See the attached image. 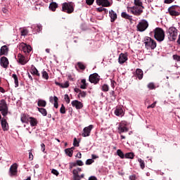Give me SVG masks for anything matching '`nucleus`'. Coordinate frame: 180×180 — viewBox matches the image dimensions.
<instances>
[{
	"label": "nucleus",
	"mask_w": 180,
	"mask_h": 180,
	"mask_svg": "<svg viewBox=\"0 0 180 180\" xmlns=\"http://www.w3.org/2000/svg\"><path fill=\"white\" fill-rule=\"evenodd\" d=\"M65 153L67 154V155H68V157H72V150L71 149H65Z\"/></svg>",
	"instance_id": "39"
},
{
	"label": "nucleus",
	"mask_w": 180,
	"mask_h": 180,
	"mask_svg": "<svg viewBox=\"0 0 180 180\" xmlns=\"http://www.w3.org/2000/svg\"><path fill=\"white\" fill-rule=\"evenodd\" d=\"M110 21L112 22H115L117 19V14L113 10L110 11Z\"/></svg>",
	"instance_id": "24"
},
{
	"label": "nucleus",
	"mask_w": 180,
	"mask_h": 180,
	"mask_svg": "<svg viewBox=\"0 0 180 180\" xmlns=\"http://www.w3.org/2000/svg\"><path fill=\"white\" fill-rule=\"evenodd\" d=\"M110 94L111 95V96H113L114 99L115 98H116V94H115V91H111Z\"/></svg>",
	"instance_id": "60"
},
{
	"label": "nucleus",
	"mask_w": 180,
	"mask_h": 180,
	"mask_svg": "<svg viewBox=\"0 0 180 180\" xmlns=\"http://www.w3.org/2000/svg\"><path fill=\"white\" fill-rule=\"evenodd\" d=\"M72 167H77V163L72 162L70 164V169L72 168Z\"/></svg>",
	"instance_id": "63"
},
{
	"label": "nucleus",
	"mask_w": 180,
	"mask_h": 180,
	"mask_svg": "<svg viewBox=\"0 0 180 180\" xmlns=\"http://www.w3.org/2000/svg\"><path fill=\"white\" fill-rule=\"evenodd\" d=\"M65 101L66 103H70V96H68V94L65 95Z\"/></svg>",
	"instance_id": "52"
},
{
	"label": "nucleus",
	"mask_w": 180,
	"mask_h": 180,
	"mask_svg": "<svg viewBox=\"0 0 180 180\" xmlns=\"http://www.w3.org/2000/svg\"><path fill=\"white\" fill-rule=\"evenodd\" d=\"M51 173L53 174V175H56V176H58V175L60 174V173H58V171H57V169H53L51 170Z\"/></svg>",
	"instance_id": "48"
},
{
	"label": "nucleus",
	"mask_w": 180,
	"mask_h": 180,
	"mask_svg": "<svg viewBox=\"0 0 180 180\" xmlns=\"http://www.w3.org/2000/svg\"><path fill=\"white\" fill-rule=\"evenodd\" d=\"M18 61L21 65H25L27 63V60H26V58L23 56L21 53H18Z\"/></svg>",
	"instance_id": "18"
},
{
	"label": "nucleus",
	"mask_w": 180,
	"mask_h": 180,
	"mask_svg": "<svg viewBox=\"0 0 180 180\" xmlns=\"http://www.w3.org/2000/svg\"><path fill=\"white\" fill-rule=\"evenodd\" d=\"M89 81L91 84H94V85H96L101 81V77L98 73H94L89 75Z\"/></svg>",
	"instance_id": "9"
},
{
	"label": "nucleus",
	"mask_w": 180,
	"mask_h": 180,
	"mask_svg": "<svg viewBox=\"0 0 180 180\" xmlns=\"http://www.w3.org/2000/svg\"><path fill=\"white\" fill-rule=\"evenodd\" d=\"M0 64L3 68H8V65H9V60H8V58L3 56L1 58Z\"/></svg>",
	"instance_id": "13"
},
{
	"label": "nucleus",
	"mask_w": 180,
	"mask_h": 180,
	"mask_svg": "<svg viewBox=\"0 0 180 180\" xmlns=\"http://www.w3.org/2000/svg\"><path fill=\"white\" fill-rule=\"evenodd\" d=\"M22 51H23V53H25L27 55L30 54V51H32V46H30V45L25 44L22 47Z\"/></svg>",
	"instance_id": "25"
},
{
	"label": "nucleus",
	"mask_w": 180,
	"mask_h": 180,
	"mask_svg": "<svg viewBox=\"0 0 180 180\" xmlns=\"http://www.w3.org/2000/svg\"><path fill=\"white\" fill-rule=\"evenodd\" d=\"M73 146L75 147H79V142H78V141L77 140V138L74 139Z\"/></svg>",
	"instance_id": "45"
},
{
	"label": "nucleus",
	"mask_w": 180,
	"mask_h": 180,
	"mask_svg": "<svg viewBox=\"0 0 180 180\" xmlns=\"http://www.w3.org/2000/svg\"><path fill=\"white\" fill-rule=\"evenodd\" d=\"M74 180H81L79 176H74Z\"/></svg>",
	"instance_id": "64"
},
{
	"label": "nucleus",
	"mask_w": 180,
	"mask_h": 180,
	"mask_svg": "<svg viewBox=\"0 0 180 180\" xmlns=\"http://www.w3.org/2000/svg\"><path fill=\"white\" fill-rule=\"evenodd\" d=\"M37 105L39 107L46 108V105H47V103L44 100H39Z\"/></svg>",
	"instance_id": "31"
},
{
	"label": "nucleus",
	"mask_w": 180,
	"mask_h": 180,
	"mask_svg": "<svg viewBox=\"0 0 180 180\" xmlns=\"http://www.w3.org/2000/svg\"><path fill=\"white\" fill-rule=\"evenodd\" d=\"M86 96V93L85 91H79L78 94V98H85Z\"/></svg>",
	"instance_id": "42"
},
{
	"label": "nucleus",
	"mask_w": 180,
	"mask_h": 180,
	"mask_svg": "<svg viewBox=\"0 0 180 180\" xmlns=\"http://www.w3.org/2000/svg\"><path fill=\"white\" fill-rule=\"evenodd\" d=\"M148 89L153 90L157 88V85H155V84H154V82H150L148 84Z\"/></svg>",
	"instance_id": "36"
},
{
	"label": "nucleus",
	"mask_w": 180,
	"mask_h": 180,
	"mask_svg": "<svg viewBox=\"0 0 180 180\" xmlns=\"http://www.w3.org/2000/svg\"><path fill=\"white\" fill-rule=\"evenodd\" d=\"M41 150L43 151V153H44L46 150V145H44V143H41Z\"/></svg>",
	"instance_id": "59"
},
{
	"label": "nucleus",
	"mask_w": 180,
	"mask_h": 180,
	"mask_svg": "<svg viewBox=\"0 0 180 180\" xmlns=\"http://www.w3.org/2000/svg\"><path fill=\"white\" fill-rule=\"evenodd\" d=\"M87 86H88V84L86 82V79H82L81 84H80L81 89H86Z\"/></svg>",
	"instance_id": "30"
},
{
	"label": "nucleus",
	"mask_w": 180,
	"mask_h": 180,
	"mask_svg": "<svg viewBox=\"0 0 180 180\" xmlns=\"http://www.w3.org/2000/svg\"><path fill=\"white\" fill-rule=\"evenodd\" d=\"M175 0H164L165 4H172Z\"/></svg>",
	"instance_id": "57"
},
{
	"label": "nucleus",
	"mask_w": 180,
	"mask_h": 180,
	"mask_svg": "<svg viewBox=\"0 0 180 180\" xmlns=\"http://www.w3.org/2000/svg\"><path fill=\"white\" fill-rule=\"evenodd\" d=\"M121 16L124 19H127L129 22H131V20H133L132 16L127 14V13H126V12H122L121 13Z\"/></svg>",
	"instance_id": "27"
},
{
	"label": "nucleus",
	"mask_w": 180,
	"mask_h": 180,
	"mask_svg": "<svg viewBox=\"0 0 180 180\" xmlns=\"http://www.w3.org/2000/svg\"><path fill=\"white\" fill-rule=\"evenodd\" d=\"M154 37L158 41H164L165 39V32L160 27H157L154 30Z\"/></svg>",
	"instance_id": "4"
},
{
	"label": "nucleus",
	"mask_w": 180,
	"mask_h": 180,
	"mask_svg": "<svg viewBox=\"0 0 180 180\" xmlns=\"http://www.w3.org/2000/svg\"><path fill=\"white\" fill-rule=\"evenodd\" d=\"M117 130L119 134H122V133H127V131H129V128H127V127H126V124H124V123H120Z\"/></svg>",
	"instance_id": "12"
},
{
	"label": "nucleus",
	"mask_w": 180,
	"mask_h": 180,
	"mask_svg": "<svg viewBox=\"0 0 180 180\" xmlns=\"http://www.w3.org/2000/svg\"><path fill=\"white\" fill-rule=\"evenodd\" d=\"M134 4L135 6L127 8L128 12H131L135 16H140L143 12V9H144L143 1L141 0H134Z\"/></svg>",
	"instance_id": "1"
},
{
	"label": "nucleus",
	"mask_w": 180,
	"mask_h": 180,
	"mask_svg": "<svg viewBox=\"0 0 180 180\" xmlns=\"http://www.w3.org/2000/svg\"><path fill=\"white\" fill-rule=\"evenodd\" d=\"M58 8V4L56 2H52L49 5V9L53 12H56V9Z\"/></svg>",
	"instance_id": "29"
},
{
	"label": "nucleus",
	"mask_w": 180,
	"mask_h": 180,
	"mask_svg": "<svg viewBox=\"0 0 180 180\" xmlns=\"http://www.w3.org/2000/svg\"><path fill=\"white\" fill-rule=\"evenodd\" d=\"M173 59L175 60L176 61L180 62V56L173 55Z\"/></svg>",
	"instance_id": "49"
},
{
	"label": "nucleus",
	"mask_w": 180,
	"mask_h": 180,
	"mask_svg": "<svg viewBox=\"0 0 180 180\" xmlns=\"http://www.w3.org/2000/svg\"><path fill=\"white\" fill-rule=\"evenodd\" d=\"M60 112V113H62V115H65V107L64 106V104L61 105Z\"/></svg>",
	"instance_id": "44"
},
{
	"label": "nucleus",
	"mask_w": 180,
	"mask_h": 180,
	"mask_svg": "<svg viewBox=\"0 0 180 180\" xmlns=\"http://www.w3.org/2000/svg\"><path fill=\"white\" fill-rule=\"evenodd\" d=\"M144 44L146 46V49L147 50H154L155 47H157V42L154 41V39H151L150 37H147L144 39Z\"/></svg>",
	"instance_id": "5"
},
{
	"label": "nucleus",
	"mask_w": 180,
	"mask_h": 180,
	"mask_svg": "<svg viewBox=\"0 0 180 180\" xmlns=\"http://www.w3.org/2000/svg\"><path fill=\"white\" fill-rule=\"evenodd\" d=\"M103 91H109V86H108L107 84H104L103 86Z\"/></svg>",
	"instance_id": "54"
},
{
	"label": "nucleus",
	"mask_w": 180,
	"mask_h": 180,
	"mask_svg": "<svg viewBox=\"0 0 180 180\" xmlns=\"http://www.w3.org/2000/svg\"><path fill=\"white\" fill-rule=\"evenodd\" d=\"M94 2H95V0H86V4L87 5H93Z\"/></svg>",
	"instance_id": "50"
},
{
	"label": "nucleus",
	"mask_w": 180,
	"mask_h": 180,
	"mask_svg": "<svg viewBox=\"0 0 180 180\" xmlns=\"http://www.w3.org/2000/svg\"><path fill=\"white\" fill-rule=\"evenodd\" d=\"M29 122H30L31 127H36V126H37V124H39V121H37V119H36L33 117H30L28 123Z\"/></svg>",
	"instance_id": "20"
},
{
	"label": "nucleus",
	"mask_w": 180,
	"mask_h": 180,
	"mask_svg": "<svg viewBox=\"0 0 180 180\" xmlns=\"http://www.w3.org/2000/svg\"><path fill=\"white\" fill-rule=\"evenodd\" d=\"M72 106L76 108V109H82V108H84V104L77 100H75L72 101Z\"/></svg>",
	"instance_id": "15"
},
{
	"label": "nucleus",
	"mask_w": 180,
	"mask_h": 180,
	"mask_svg": "<svg viewBox=\"0 0 180 180\" xmlns=\"http://www.w3.org/2000/svg\"><path fill=\"white\" fill-rule=\"evenodd\" d=\"M144 75V73L143 72V70L141 69H136L135 77H136L139 79H143V77Z\"/></svg>",
	"instance_id": "23"
},
{
	"label": "nucleus",
	"mask_w": 180,
	"mask_h": 180,
	"mask_svg": "<svg viewBox=\"0 0 180 180\" xmlns=\"http://www.w3.org/2000/svg\"><path fill=\"white\" fill-rule=\"evenodd\" d=\"M115 115H116V116H123V108H122V107H117L115 110Z\"/></svg>",
	"instance_id": "26"
},
{
	"label": "nucleus",
	"mask_w": 180,
	"mask_h": 180,
	"mask_svg": "<svg viewBox=\"0 0 180 180\" xmlns=\"http://www.w3.org/2000/svg\"><path fill=\"white\" fill-rule=\"evenodd\" d=\"M8 117H4L1 122V127L4 131H8L9 130V124H8V121H6Z\"/></svg>",
	"instance_id": "11"
},
{
	"label": "nucleus",
	"mask_w": 180,
	"mask_h": 180,
	"mask_svg": "<svg viewBox=\"0 0 180 180\" xmlns=\"http://www.w3.org/2000/svg\"><path fill=\"white\" fill-rule=\"evenodd\" d=\"M97 5L99 6H104V7H108L110 6V3L109 2L108 0H96V1Z\"/></svg>",
	"instance_id": "14"
},
{
	"label": "nucleus",
	"mask_w": 180,
	"mask_h": 180,
	"mask_svg": "<svg viewBox=\"0 0 180 180\" xmlns=\"http://www.w3.org/2000/svg\"><path fill=\"white\" fill-rule=\"evenodd\" d=\"M77 65L79 67V68L80 70H85L86 68V67H85V65H84V63H81V62H78L77 63Z\"/></svg>",
	"instance_id": "40"
},
{
	"label": "nucleus",
	"mask_w": 180,
	"mask_h": 180,
	"mask_svg": "<svg viewBox=\"0 0 180 180\" xmlns=\"http://www.w3.org/2000/svg\"><path fill=\"white\" fill-rule=\"evenodd\" d=\"M89 180H98V179L96 178V176H91L89 178Z\"/></svg>",
	"instance_id": "61"
},
{
	"label": "nucleus",
	"mask_w": 180,
	"mask_h": 180,
	"mask_svg": "<svg viewBox=\"0 0 180 180\" xmlns=\"http://www.w3.org/2000/svg\"><path fill=\"white\" fill-rule=\"evenodd\" d=\"M167 34L170 41H174L178 37V30L175 27H170L167 30Z\"/></svg>",
	"instance_id": "3"
},
{
	"label": "nucleus",
	"mask_w": 180,
	"mask_h": 180,
	"mask_svg": "<svg viewBox=\"0 0 180 180\" xmlns=\"http://www.w3.org/2000/svg\"><path fill=\"white\" fill-rule=\"evenodd\" d=\"M75 8V4L73 2H65L62 4V12H65V13H74V8Z\"/></svg>",
	"instance_id": "2"
},
{
	"label": "nucleus",
	"mask_w": 180,
	"mask_h": 180,
	"mask_svg": "<svg viewBox=\"0 0 180 180\" xmlns=\"http://www.w3.org/2000/svg\"><path fill=\"white\" fill-rule=\"evenodd\" d=\"M50 102L53 103V106L54 108H56V109H58V98L57 96H51L50 97Z\"/></svg>",
	"instance_id": "22"
},
{
	"label": "nucleus",
	"mask_w": 180,
	"mask_h": 180,
	"mask_svg": "<svg viewBox=\"0 0 180 180\" xmlns=\"http://www.w3.org/2000/svg\"><path fill=\"white\" fill-rule=\"evenodd\" d=\"M138 162L140 164V167L142 169H144V168H146V163L144 162V160H143L141 158H139L138 159Z\"/></svg>",
	"instance_id": "34"
},
{
	"label": "nucleus",
	"mask_w": 180,
	"mask_h": 180,
	"mask_svg": "<svg viewBox=\"0 0 180 180\" xmlns=\"http://www.w3.org/2000/svg\"><path fill=\"white\" fill-rule=\"evenodd\" d=\"M1 11L3 13H8V9L6 8H3Z\"/></svg>",
	"instance_id": "62"
},
{
	"label": "nucleus",
	"mask_w": 180,
	"mask_h": 180,
	"mask_svg": "<svg viewBox=\"0 0 180 180\" xmlns=\"http://www.w3.org/2000/svg\"><path fill=\"white\" fill-rule=\"evenodd\" d=\"M56 84L60 88H68V86H70V82H68V81H66L65 83H59L56 82Z\"/></svg>",
	"instance_id": "28"
},
{
	"label": "nucleus",
	"mask_w": 180,
	"mask_h": 180,
	"mask_svg": "<svg viewBox=\"0 0 180 180\" xmlns=\"http://www.w3.org/2000/svg\"><path fill=\"white\" fill-rule=\"evenodd\" d=\"M12 77L14 79L15 87L19 86V81L18 80V76L15 74H13Z\"/></svg>",
	"instance_id": "35"
},
{
	"label": "nucleus",
	"mask_w": 180,
	"mask_h": 180,
	"mask_svg": "<svg viewBox=\"0 0 180 180\" xmlns=\"http://www.w3.org/2000/svg\"><path fill=\"white\" fill-rule=\"evenodd\" d=\"M148 28V22L146 20H141L136 25L137 32H146Z\"/></svg>",
	"instance_id": "6"
},
{
	"label": "nucleus",
	"mask_w": 180,
	"mask_h": 180,
	"mask_svg": "<svg viewBox=\"0 0 180 180\" xmlns=\"http://www.w3.org/2000/svg\"><path fill=\"white\" fill-rule=\"evenodd\" d=\"M127 60L128 58H127V54H124V53L120 54L119 59H118V63H120V64H124V63H126Z\"/></svg>",
	"instance_id": "19"
},
{
	"label": "nucleus",
	"mask_w": 180,
	"mask_h": 180,
	"mask_svg": "<svg viewBox=\"0 0 180 180\" xmlns=\"http://www.w3.org/2000/svg\"><path fill=\"white\" fill-rule=\"evenodd\" d=\"M30 117H29V115H27L25 113H22L20 115V120L22 123H26L27 124H29V120Z\"/></svg>",
	"instance_id": "17"
},
{
	"label": "nucleus",
	"mask_w": 180,
	"mask_h": 180,
	"mask_svg": "<svg viewBox=\"0 0 180 180\" xmlns=\"http://www.w3.org/2000/svg\"><path fill=\"white\" fill-rule=\"evenodd\" d=\"M93 162H95L94 159H89L86 161V165H91V164H93Z\"/></svg>",
	"instance_id": "47"
},
{
	"label": "nucleus",
	"mask_w": 180,
	"mask_h": 180,
	"mask_svg": "<svg viewBox=\"0 0 180 180\" xmlns=\"http://www.w3.org/2000/svg\"><path fill=\"white\" fill-rule=\"evenodd\" d=\"M117 155H119L122 160H123V158H125V155H124V153H123V151H122V150L118 149V150H117Z\"/></svg>",
	"instance_id": "37"
},
{
	"label": "nucleus",
	"mask_w": 180,
	"mask_h": 180,
	"mask_svg": "<svg viewBox=\"0 0 180 180\" xmlns=\"http://www.w3.org/2000/svg\"><path fill=\"white\" fill-rule=\"evenodd\" d=\"M32 74H34V75H37V77H40V73H39V70H37V68L34 67L32 69Z\"/></svg>",
	"instance_id": "38"
},
{
	"label": "nucleus",
	"mask_w": 180,
	"mask_h": 180,
	"mask_svg": "<svg viewBox=\"0 0 180 180\" xmlns=\"http://www.w3.org/2000/svg\"><path fill=\"white\" fill-rule=\"evenodd\" d=\"M29 160L30 161H32L33 160V154L32 153V152H29Z\"/></svg>",
	"instance_id": "58"
},
{
	"label": "nucleus",
	"mask_w": 180,
	"mask_h": 180,
	"mask_svg": "<svg viewBox=\"0 0 180 180\" xmlns=\"http://www.w3.org/2000/svg\"><path fill=\"white\" fill-rule=\"evenodd\" d=\"M168 12L170 16H179V6H172L168 8Z\"/></svg>",
	"instance_id": "8"
},
{
	"label": "nucleus",
	"mask_w": 180,
	"mask_h": 180,
	"mask_svg": "<svg viewBox=\"0 0 180 180\" xmlns=\"http://www.w3.org/2000/svg\"><path fill=\"white\" fill-rule=\"evenodd\" d=\"M155 105H157V101H155L153 103H152L150 105L148 106V109H150V108H155Z\"/></svg>",
	"instance_id": "53"
},
{
	"label": "nucleus",
	"mask_w": 180,
	"mask_h": 180,
	"mask_svg": "<svg viewBox=\"0 0 180 180\" xmlns=\"http://www.w3.org/2000/svg\"><path fill=\"white\" fill-rule=\"evenodd\" d=\"M10 174L11 176H14L18 174V164L15 163L11 166Z\"/></svg>",
	"instance_id": "16"
},
{
	"label": "nucleus",
	"mask_w": 180,
	"mask_h": 180,
	"mask_svg": "<svg viewBox=\"0 0 180 180\" xmlns=\"http://www.w3.org/2000/svg\"><path fill=\"white\" fill-rule=\"evenodd\" d=\"M129 179L130 180H136V174H132V175L129 176Z\"/></svg>",
	"instance_id": "56"
},
{
	"label": "nucleus",
	"mask_w": 180,
	"mask_h": 180,
	"mask_svg": "<svg viewBox=\"0 0 180 180\" xmlns=\"http://www.w3.org/2000/svg\"><path fill=\"white\" fill-rule=\"evenodd\" d=\"M72 174L73 176H79V172L77 169H73Z\"/></svg>",
	"instance_id": "46"
},
{
	"label": "nucleus",
	"mask_w": 180,
	"mask_h": 180,
	"mask_svg": "<svg viewBox=\"0 0 180 180\" xmlns=\"http://www.w3.org/2000/svg\"><path fill=\"white\" fill-rule=\"evenodd\" d=\"M125 158H128L129 160H133V158H134V153L129 152V153H127L125 154Z\"/></svg>",
	"instance_id": "33"
},
{
	"label": "nucleus",
	"mask_w": 180,
	"mask_h": 180,
	"mask_svg": "<svg viewBox=\"0 0 180 180\" xmlns=\"http://www.w3.org/2000/svg\"><path fill=\"white\" fill-rule=\"evenodd\" d=\"M94 129V125L90 124L89 127H86L83 129L82 137H89L91 136V131Z\"/></svg>",
	"instance_id": "10"
},
{
	"label": "nucleus",
	"mask_w": 180,
	"mask_h": 180,
	"mask_svg": "<svg viewBox=\"0 0 180 180\" xmlns=\"http://www.w3.org/2000/svg\"><path fill=\"white\" fill-rule=\"evenodd\" d=\"M21 36H27V34L29 33V30L27 29H22L21 30Z\"/></svg>",
	"instance_id": "43"
},
{
	"label": "nucleus",
	"mask_w": 180,
	"mask_h": 180,
	"mask_svg": "<svg viewBox=\"0 0 180 180\" xmlns=\"http://www.w3.org/2000/svg\"><path fill=\"white\" fill-rule=\"evenodd\" d=\"M42 78H44V79H49V73L45 70L42 72Z\"/></svg>",
	"instance_id": "41"
},
{
	"label": "nucleus",
	"mask_w": 180,
	"mask_h": 180,
	"mask_svg": "<svg viewBox=\"0 0 180 180\" xmlns=\"http://www.w3.org/2000/svg\"><path fill=\"white\" fill-rule=\"evenodd\" d=\"M0 112L4 117L8 115V104H6V101L4 99H2L0 102Z\"/></svg>",
	"instance_id": "7"
},
{
	"label": "nucleus",
	"mask_w": 180,
	"mask_h": 180,
	"mask_svg": "<svg viewBox=\"0 0 180 180\" xmlns=\"http://www.w3.org/2000/svg\"><path fill=\"white\" fill-rule=\"evenodd\" d=\"M39 112L41 113L43 116H47V110L46 108H37Z\"/></svg>",
	"instance_id": "32"
},
{
	"label": "nucleus",
	"mask_w": 180,
	"mask_h": 180,
	"mask_svg": "<svg viewBox=\"0 0 180 180\" xmlns=\"http://www.w3.org/2000/svg\"><path fill=\"white\" fill-rule=\"evenodd\" d=\"M98 12H103V11H106V8L103 7H100L97 8Z\"/></svg>",
	"instance_id": "55"
},
{
	"label": "nucleus",
	"mask_w": 180,
	"mask_h": 180,
	"mask_svg": "<svg viewBox=\"0 0 180 180\" xmlns=\"http://www.w3.org/2000/svg\"><path fill=\"white\" fill-rule=\"evenodd\" d=\"M8 51H9V49L6 45L1 46L0 49V56H6L8 54Z\"/></svg>",
	"instance_id": "21"
},
{
	"label": "nucleus",
	"mask_w": 180,
	"mask_h": 180,
	"mask_svg": "<svg viewBox=\"0 0 180 180\" xmlns=\"http://www.w3.org/2000/svg\"><path fill=\"white\" fill-rule=\"evenodd\" d=\"M76 164L77 165H79V167H82V165H84L82 160H77Z\"/></svg>",
	"instance_id": "51"
}]
</instances>
